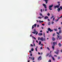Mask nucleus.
Here are the masks:
<instances>
[{
	"label": "nucleus",
	"instance_id": "1",
	"mask_svg": "<svg viewBox=\"0 0 62 62\" xmlns=\"http://www.w3.org/2000/svg\"><path fill=\"white\" fill-rule=\"evenodd\" d=\"M41 40L42 41H45L46 40V39H45V38H43V37H42L41 38H40L39 37H38V40Z\"/></svg>",
	"mask_w": 62,
	"mask_h": 62
},
{
	"label": "nucleus",
	"instance_id": "2",
	"mask_svg": "<svg viewBox=\"0 0 62 62\" xmlns=\"http://www.w3.org/2000/svg\"><path fill=\"white\" fill-rule=\"evenodd\" d=\"M34 32H32V33L33 34H35L36 33V35H37L38 34V31H36V29H34Z\"/></svg>",
	"mask_w": 62,
	"mask_h": 62
},
{
	"label": "nucleus",
	"instance_id": "3",
	"mask_svg": "<svg viewBox=\"0 0 62 62\" xmlns=\"http://www.w3.org/2000/svg\"><path fill=\"white\" fill-rule=\"evenodd\" d=\"M57 43L56 42H53V45L52 46V48L53 50H54V45H56Z\"/></svg>",
	"mask_w": 62,
	"mask_h": 62
},
{
	"label": "nucleus",
	"instance_id": "4",
	"mask_svg": "<svg viewBox=\"0 0 62 62\" xmlns=\"http://www.w3.org/2000/svg\"><path fill=\"white\" fill-rule=\"evenodd\" d=\"M43 6L44 7V8H45V11H46L47 10V6H46V5L44 4H43Z\"/></svg>",
	"mask_w": 62,
	"mask_h": 62
},
{
	"label": "nucleus",
	"instance_id": "5",
	"mask_svg": "<svg viewBox=\"0 0 62 62\" xmlns=\"http://www.w3.org/2000/svg\"><path fill=\"white\" fill-rule=\"evenodd\" d=\"M53 6V5H50L49 7V9L50 10H52V9L51 8H52Z\"/></svg>",
	"mask_w": 62,
	"mask_h": 62
},
{
	"label": "nucleus",
	"instance_id": "6",
	"mask_svg": "<svg viewBox=\"0 0 62 62\" xmlns=\"http://www.w3.org/2000/svg\"><path fill=\"white\" fill-rule=\"evenodd\" d=\"M60 3H59L58 4V5H57L56 6H54V8H58L59 6H60Z\"/></svg>",
	"mask_w": 62,
	"mask_h": 62
},
{
	"label": "nucleus",
	"instance_id": "7",
	"mask_svg": "<svg viewBox=\"0 0 62 62\" xmlns=\"http://www.w3.org/2000/svg\"><path fill=\"white\" fill-rule=\"evenodd\" d=\"M48 31H50V32H53V30H51V29H50V28H48Z\"/></svg>",
	"mask_w": 62,
	"mask_h": 62
},
{
	"label": "nucleus",
	"instance_id": "8",
	"mask_svg": "<svg viewBox=\"0 0 62 62\" xmlns=\"http://www.w3.org/2000/svg\"><path fill=\"white\" fill-rule=\"evenodd\" d=\"M59 52V50H58L57 49L56 52H55V53L56 54H58V53Z\"/></svg>",
	"mask_w": 62,
	"mask_h": 62
},
{
	"label": "nucleus",
	"instance_id": "9",
	"mask_svg": "<svg viewBox=\"0 0 62 62\" xmlns=\"http://www.w3.org/2000/svg\"><path fill=\"white\" fill-rule=\"evenodd\" d=\"M41 56H39V57L38 58V60H41Z\"/></svg>",
	"mask_w": 62,
	"mask_h": 62
},
{
	"label": "nucleus",
	"instance_id": "10",
	"mask_svg": "<svg viewBox=\"0 0 62 62\" xmlns=\"http://www.w3.org/2000/svg\"><path fill=\"white\" fill-rule=\"evenodd\" d=\"M38 35L39 36H42L43 35L42 33H39Z\"/></svg>",
	"mask_w": 62,
	"mask_h": 62
},
{
	"label": "nucleus",
	"instance_id": "11",
	"mask_svg": "<svg viewBox=\"0 0 62 62\" xmlns=\"http://www.w3.org/2000/svg\"><path fill=\"white\" fill-rule=\"evenodd\" d=\"M52 40H53V41H54V40H55V38H54V37H52Z\"/></svg>",
	"mask_w": 62,
	"mask_h": 62
},
{
	"label": "nucleus",
	"instance_id": "12",
	"mask_svg": "<svg viewBox=\"0 0 62 62\" xmlns=\"http://www.w3.org/2000/svg\"><path fill=\"white\" fill-rule=\"evenodd\" d=\"M48 18V17L46 16L44 18V19H45V20L46 19H47Z\"/></svg>",
	"mask_w": 62,
	"mask_h": 62
},
{
	"label": "nucleus",
	"instance_id": "13",
	"mask_svg": "<svg viewBox=\"0 0 62 62\" xmlns=\"http://www.w3.org/2000/svg\"><path fill=\"white\" fill-rule=\"evenodd\" d=\"M40 15V16H42V17L41 18H43L44 17V16H42V14L40 13L39 14Z\"/></svg>",
	"mask_w": 62,
	"mask_h": 62
},
{
	"label": "nucleus",
	"instance_id": "14",
	"mask_svg": "<svg viewBox=\"0 0 62 62\" xmlns=\"http://www.w3.org/2000/svg\"><path fill=\"white\" fill-rule=\"evenodd\" d=\"M57 10L58 12H59L60 11V8H59L57 9Z\"/></svg>",
	"mask_w": 62,
	"mask_h": 62
},
{
	"label": "nucleus",
	"instance_id": "15",
	"mask_svg": "<svg viewBox=\"0 0 62 62\" xmlns=\"http://www.w3.org/2000/svg\"><path fill=\"white\" fill-rule=\"evenodd\" d=\"M62 32V31H61V30H60L59 32V34H60V33H61Z\"/></svg>",
	"mask_w": 62,
	"mask_h": 62
},
{
	"label": "nucleus",
	"instance_id": "16",
	"mask_svg": "<svg viewBox=\"0 0 62 62\" xmlns=\"http://www.w3.org/2000/svg\"><path fill=\"white\" fill-rule=\"evenodd\" d=\"M48 25H50L51 24V23H50V22H49L48 23Z\"/></svg>",
	"mask_w": 62,
	"mask_h": 62
},
{
	"label": "nucleus",
	"instance_id": "17",
	"mask_svg": "<svg viewBox=\"0 0 62 62\" xmlns=\"http://www.w3.org/2000/svg\"><path fill=\"white\" fill-rule=\"evenodd\" d=\"M38 48V46H37L35 48V50L36 51H37H37H38V50H37V48Z\"/></svg>",
	"mask_w": 62,
	"mask_h": 62
},
{
	"label": "nucleus",
	"instance_id": "18",
	"mask_svg": "<svg viewBox=\"0 0 62 62\" xmlns=\"http://www.w3.org/2000/svg\"><path fill=\"white\" fill-rule=\"evenodd\" d=\"M54 30L55 31H57V29H54Z\"/></svg>",
	"mask_w": 62,
	"mask_h": 62
},
{
	"label": "nucleus",
	"instance_id": "19",
	"mask_svg": "<svg viewBox=\"0 0 62 62\" xmlns=\"http://www.w3.org/2000/svg\"><path fill=\"white\" fill-rule=\"evenodd\" d=\"M58 45L59 46V47H61V44L60 43Z\"/></svg>",
	"mask_w": 62,
	"mask_h": 62
},
{
	"label": "nucleus",
	"instance_id": "20",
	"mask_svg": "<svg viewBox=\"0 0 62 62\" xmlns=\"http://www.w3.org/2000/svg\"><path fill=\"white\" fill-rule=\"evenodd\" d=\"M33 25L34 26V27H36V25H37V24H34V25Z\"/></svg>",
	"mask_w": 62,
	"mask_h": 62
},
{
	"label": "nucleus",
	"instance_id": "21",
	"mask_svg": "<svg viewBox=\"0 0 62 62\" xmlns=\"http://www.w3.org/2000/svg\"><path fill=\"white\" fill-rule=\"evenodd\" d=\"M52 58L53 60L54 61V60H55V59H54V57H52Z\"/></svg>",
	"mask_w": 62,
	"mask_h": 62
},
{
	"label": "nucleus",
	"instance_id": "22",
	"mask_svg": "<svg viewBox=\"0 0 62 62\" xmlns=\"http://www.w3.org/2000/svg\"><path fill=\"white\" fill-rule=\"evenodd\" d=\"M49 57H52V56L51 54H50V55H49Z\"/></svg>",
	"mask_w": 62,
	"mask_h": 62
},
{
	"label": "nucleus",
	"instance_id": "23",
	"mask_svg": "<svg viewBox=\"0 0 62 62\" xmlns=\"http://www.w3.org/2000/svg\"><path fill=\"white\" fill-rule=\"evenodd\" d=\"M45 33L44 32L43 33V35H44V38H45Z\"/></svg>",
	"mask_w": 62,
	"mask_h": 62
},
{
	"label": "nucleus",
	"instance_id": "24",
	"mask_svg": "<svg viewBox=\"0 0 62 62\" xmlns=\"http://www.w3.org/2000/svg\"><path fill=\"white\" fill-rule=\"evenodd\" d=\"M60 9H62V6H61L60 7Z\"/></svg>",
	"mask_w": 62,
	"mask_h": 62
},
{
	"label": "nucleus",
	"instance_id": "25",
	"mask_svg": "<svg viewBox=\"0 0 62 62\" xmlns=\"http://www.w3.org/2000/svg\"><path fill=\"white\" fill-rule=\"evenodd\" d=\"M41 44V42L40 41H39V45H40Z\"/></svg>",
	"mask_w": 62,
	"mask_h": 62
},
{
	"label": "nucleus",
	"instance_id": "26",
	"mask_svg": "<svg viewBox=\"0 0 62 62\" xmlns=\"http://www.w3.org/2000/svg\"><path fill=\"white\" fill-rule=\"evenodd\" d=\"M59 17L58 19H57L56 20V21H58V20H59V19H60V18H59Z\"/></svg>",
	"mask_w": 62,
	"mask_h": 62
},
{
	"label": "nucleus",
	"instance_id": "27",
	"mask_svg": "<svg viewBox=\"0 0 62 62\" xmlns=\"http://www.w3.org/2000/svg\"><path fill=\"white\" fill-rule=\"evenodd\" d=\"M57 39H58V38H59V36H58V35H57Z\"/></svg>",
	"mask_w": 62,
	"mask_h": 62
},
{
	"label": "nucleus",
	"instance_id": "28",
	"mask_svg": "<svg viewBox=\"0 0 62 62\" xmlns=\"http://www.w3.org/2000/svg\"><path fill=\"white\" fill-rule=\"evenodd\" d=\"M34 57H33L32 58V61H34Z\"/></svg>",
	"mask_w": 62,
	"mask_h": 62
},
{
	"label": "nucleus",
	"instance_id": "29",
	"mask_svg": "<svg viewBox=\"0 0 62 62\" xmlns=\"http://www.w3.org/2000/svg\"><path fill=\"white\" fill-rule=\"evenodd\" d=\"M29 59H30L31 58V60H32V57H31H31H29Z\"/></svg>",
	"mask_w": 62,
	"mask_h": 62
},
{
	"label": "nucleus",
	"instance_id": "30",
	"mask_svg": "<svg viewBox=\"0 0 62 62\" xmlns=\"http://www.w3.org/2000/svg\"><path fill=\"white\" fill-rule=\"evenodd\" d=\"M61 36H60V37L59 38V39H61Z\"/></svg>",
	"mask_w": 62,
	"mask_h": 62
},
{
	"label": "nucleus",
	"instance_id": "31",
	"mask_svg": "<svg viewBox=\"0 0 62 62\" xmlns=\"http://www.w3.org/2000/svg\"><path fill=\"white\" fill-rule=\"evenodd\" d=\"M32 38L33 39H36V38H35V37H34V36H32Z\"/></svg>",
	"mask_w": 62,
	"mask_h": 62
},
{
	"label": "nucleus",
	"instance_id": "32",
	"mask_svg": "<svg viewBox=\"0 0 62 62\" xmlns=\"http://www.w3.org/2000/svg\"><path fill=\"white\" fill-rule=\"evenodd\" d=\"M50 14H49V13H48L47 14V15H48V16H50Z\"/></svg>",
	"mask_w": 62,
	"mask_h": 62
},
{
	"label": "nucleus",
	"instance_id": "33",
	"mask_svg": "<svg viewBox=\"0 0 62 62\" xmlns=\"http://www.w3.org/2000/svg\"><path fill=\"white\" fill-rule=\"evenodd\" d=\"M58 29L60 30L61 29V28L60 27H59L58 28Z\"/></svg>",
	"mask_w": 62,
	"mask_h": 62
},
{
	"label": "nucleus",
	"instance_id": "34",
	"mask_svg": "<svg viewBox=\"0 0 62 62\" xmlns=\"http://www.w3.org/2000/svg\"><path fill=\"white\" fill-rule=\"evenodd\" d=\"M37 27H39V25L38 24L37 25Z\"/></svg>",
	"mask_w": 62,
	"mask_h": 62
},
{
	"label": "nucleus",
	"instance_id": "35",
	"mask_svg": "<svg viewBox=\"0 0 62 62\" xmlns=\"http://www.w3.org/2000/svg\"><path fill=\"white\" fill-rule=\"evenodd\" d=\"M41 18H42L41 17H38V18L39 19H41Z\"/></svg>",
	"mask_w": 62,
	"mask_h": 62
},
{
	"label": "nucleus",
	"instance_id": "36",
	"mask_svg": "<svg viewBox=\"0 0 62 62\" xmlns=\"http://www.w3.org/2000/svg\"><path fill=\"white\" fill-rule=\"evenodd\" d=\"M53 17H54V16H53L52 17H51L50 18L51 19H52V18H53Z\"/></svg>",
	"mask_w": 62,
	"mask_h": 62
},
{
	"label": "nucleus",
	"instance_id": "37",
	"mask_svg": "<svg viewBox=\"0 0 62 62\" xmlns=\"http://www.w3.org/2000/svg\"><path fill=\"white\" fill-rule=\"evenodd\" d=\"M34 25H33L32 26V29H33V28H34Z\"/></svg>",
	"mask_w": 62,
	"mask_h": 62
},
{
	"label": "nucleus",
	"instance_id": "38",
	"mask_svg": "<svg viewBox=\"0 0 62 62\" xmlns=\"http://www.w3.org/2000/svg\"><path fill=\"white\" fill-rule=\"evenodd\" d=\"M31 51H34V49L33 48H32L31 49Z\"/></svg>",
	"mask_w": 62,
	"mask_h": 62
},
{
	"label": "nucleus",
	"instance_id": "39",
	"mask_svg": "<svg viewBox=\"0 0 62 62\" xmlns=\"http://www.w3.org/2000/svg\"><path fill=\"white\" fill-rule=\"evenodd\" d=\"M41 50H42V46L40 48Z\"/></svg>",
	"mask_w": 62,
	"mask_h": 62
},
{
	"label": "nucleus",
	"instance_id": "40",
	"mask_svg": "<svg viewBox=\"0 0 62 62\" xmlns=\"http://www.w3.org/2000/svg\"><path fill=\"white\" fill-rule=\"evenodd\" d=\"M48 62H51V60H49Z\"/></svg>",
	"mask_w": 62,
	"mask_h": 62
},
{
	"label": "nucleus",
	"instance_id": "41",
	"mask_svg": "<svg viewBox=\"0 0 62 62\" xmlns=\"http://www.w3.org/2000/svg\"><path fill=\"white\" fill-rule=\"evenodd\" d=\"M49 55V54H47L46 55V56H48V55Z\"/></svg>",
	"mask_w": 62,
	"mask_h": 62
},
{
	"label": "nucleus",
	"instance_id": "42",
	"mask_svg": "<svg viewBox=\"0 0 62 62\" xmlns=\"http://www.w3.org/2000/svg\"><path fill=\"white\" fill-rule=\"evenodd\" d=\"M47 49H48V50H50V49H49V47H47Z\"/></svg>",
	"mask_w": 62,
	"mask_h": 62
},
{
	"label": "nucleus",
	"instance_id": "43",
	"mask_svg": "<svg viewBox=\"0 0 62 62\" xmlns=\"http://www.w3.org/2000/svg\"><path fill=\"white\" fill-rule=\"evenodd\" d=\"M57 35H59V33L57 32Z\"/></svg>",
	"mask_w": 62,
	"mask_h": 62
},
{
	"label": "nucleus",
	"instance_id": "44",
	"mask_svg": "<svg viewBox=\"0 0 62 62\" xmlns=\"http://www.w3.org/2000/svg\"><path fill=\"white\" fill-rule=\"evenodd\" d=\"M41 45L42 46H43V44H41Z\"/></svg>",
	"mask_w": 62,
	"mask_h": 62
},
{
	"label": "nucleus",
	"instance_id": "45",
	"mask_svg": "<svg viewBox=\"0 0 62 62\" xmlns=\"http://www.w3.org/2000/svg\"><path fill=\"white\" fill-rule=\"evenodd\" d=\"M54 35H55V33H54L53 34V36H54Z\"/></svg>",
	"mask_w": 62,
	"mask_h": 62
},
{
	"label": "nucleus",
	"instance_id": "46",
	"mask_svg": "<svg viewBox=\"0 0 62 62\" xmlns=\"http://www.w3.org/2000/svg\"><path fill=\"white\" fill-rule=\"evenodd\" d=\"M60 57H58V59H60Z\"/></svg>",
	"mask_w": 62,
	"mask_h": 62
},
{
	"label": "nucleus",
	"instance_id": "47",
	"mask_svg": "<svg viewBox=\"0 0 62 62\" xmlns=\"http://www.w3.org/2000/svg\"><path fill=\"white\" fill-rule=\"evenodd\" d=\"M31 46H33V45H32L31 44Z\"/></svg>",
	"mask_w": 62,
	"mask_h": 62
},
{
	"label": "nucleus",
	"instance_id": "48",
	"mask_svg": "<svg viewBox=\"0 0 62 62\" xmlns=\"http://www.w3.org/2000/svg\"><path fill=\"white\" fill-rule=\"evenodd\" d=\"M51 23L52 24H53V23H54V22H51Z\"/></svg>",
	"mask_w": 62,
	"mask_h": 62
},
{
	"label": "nucleus",
	"instance_id": "49",
	"mask_svg": "<svg viewBox=\"0 0 62 62\" xmlns=\"http://www.w3.org/2000/svg\"><path fill=\"white\" fill-rule=\"evenodd\" d=\"M47 21H50V19H47Z\"/></svg>",
	"mask_w": 62,
	"mask_h": 62
},
{
	"label": "nucleus",
	"instance_id": "50",
	"mask_svg": "<svg viewBox=\"0 0 62 62\" xmlns=\"http://www.w3.org/2000/svg\"><path fill=\"white\" fill-rule=\"evenodd\" d=\"M59 3H60V2H59V1H58L57 2V3H58V4H59Z\"/></svg>",
	"mask_w": 62,
	"mask_h": 62
},
{
	"label": "nucleus",
	"instance_id": "51",
	"mask_svg": "<svg viewBox=\"0 0 62 62\" xmlns=\"http://www.w3.org/2000/svg\"><path fill=\"white\" fill-rule=\"evenodd\" d=\"M46 33H49V31H46Z\"/></svg>",
	"mask_w": 62,
	"mask_h": 62
},
{
	"label": "nucleus",
	"instance_id": "52",
	"mask_svg": "<svg viewBox=\"0 0 62 62\" xmlns=\"http://www.w3.org/2000/svg\"><path fill=\"white\" fill-rule=\"evenodd\" d=\"M54 56H55V57H57V55H54Z\"/></svg>",
	"mask_w": 62,
	"mask_h": 62
},
{
	"label": "nucleus",
	"instance_id": "53",
	"mask_svg": "<svg viewBox=\"0 0 62 62\" xmlns=\"http://www.w3.org/2000/svg\"><path fill=\"white\" fill-rule=\"evenodd\" d=\"M42 9H41V12H42Z\"/></svg>",
	"mask_w": 62,
	"mask_h": 62
},
{
	"label": "nucleus",
	"instance_id": "54",
	"mask_svg": "<svg viewBox=\"0 0 62 62\" xmlns=\"http://www.w3.org/2000/svg\"><path fill=\"white\" fill-rule=\"evenodd\" d=\"M54 18H53V21H54Z\"/></svg>",
	"mask_w": 62,
	"mask_h": 62
},
{
	"label": "nucleus",
	"instance_id": "55",
	"mask_svg": "<svg viewBox=\"0 0 62 62\" xmlns=\"http://www.w3.org/2000/svg\"><path fill=\"white\" fill-rule=\"evenodd\" d=\"M36 42H37V43H38V41L36 40Z\"/></svg>",
	"mask_w": 62,
	"mask_h": 62
},
{
	"label": "nucleus",
	"instance_id": "56",
	"mask_svg": "<svg viewBox=\"0 0 62 62\" xmlns=\"http://www.w3.org/2000/svg\"><path fill=\"white\" fill-rule=\"evenodd\" d=\"M38 54H40V53L39 52L38 53Z\"/></svg>",
	"mask_w": 62,
	"mask_h": 62
},
{
	"label": "nucleus",
	"instance_id": "57",
	"mask_svg": "<svg viewBox=\"0 0 62 62\" xmlns=\"http://www.w3.org/2000/svg\"><path fill=\"white\" fill-rule=\"evenodd\" d=\"M30 55H31V56H32V54H31Z\"/></svg>",
	"mask_w": 62,
	"mask_h": 62
},
{
	"label": "nucleus",
	"instance_id": "58",
	"mask_svg": "<svg viewBox=\"0 0 62 62\" xmlns=\"http://www.w3.org/2000/svg\"><path fill=\"white\" fill-rule=\"evenodd\" d=\"M42 25H43V26H44V24H42Z\"/></svg>",
	"mask_w": 62,
	"mask_h": 62
},
{
	"label": "nucleus",
	"instance_id": "59",
	"mask_svg": "<svg viewBox=\"0 0 62 62\" xmlns=\"http://www.w3.org/2000/svg\"><path fill=\"white\" fill-rule=\"evenodd\" d=\"M32 35H30V37H32Z\"/></svg>",
	"mask_w": 62,
	"mask_h": 62
},
{
	"label": "nucleus",
	"instance_id": "60",
	"mask_svg": "<svg viewBox=\"0 0 62 62\" xmlns=\"http://www.w3.org/2000/svg\"><path fill=\"white\" fill-rule=\"evenodd\" d=\"M36 21H37V23H38L39 22V21H38V20H36Z\"/></svg>",
	"mask_w": 62,
	"mask_h": 62
},
{
	"label": "nucleus",
	"instance_id": "61",
	"mask_svg": "<svg viewBox=\"0 0 62 62\" xmlns=\"http://www.w3.org/2000/svg\"><path fill=\"white\" fill-rule=\"evenodd\" d=\"M40 54L41 55V54H42V53H40Z\"/></svg>",
	"mask_w": 62,
	"mask_h": 62
},
{
	"label": "nucleus",
	"instance_id": "62",
	"mask_svg": "<svg viewBox=\"0 0 62 62\" xmlns=\"http://www.w3.org/2000/svg\"><path fill=\"white\" fill-rule=\"evenodd\" d=\"M33 44L34 45V46H35V45L34 43H33Z\"/></svg>",
	"mask_w": 62,
	"mask_h": 62
},
{
	"label": "nucleus",
	"instance_id": "63",
	"mask_svg": "<svg viewBox=\"0 0 62 62\" xmlns=\"http://www.w3.org/2000/svg\"><path fill=\"white\" fill-rule=\"evenodd\" d=\"M42 32V30H41L40 31V32Z\"/></svg>",
	"mask_w": 62,
	"mask_h": 62
},
{
	"label": "nucleus",
	"instance_id": "64",
	"mask_svg": "<svg viewBox=\"0 0 62 62\" xmlns=\"http://www.w3.org/2000/svg\"><path fill=\"white\" fill-rule=\"evenodd\" d=\"M41 23H43V21H41Z\"/></svg>",
	"mask_w": 62,
	"mask_h": 62
}]
</instances>
